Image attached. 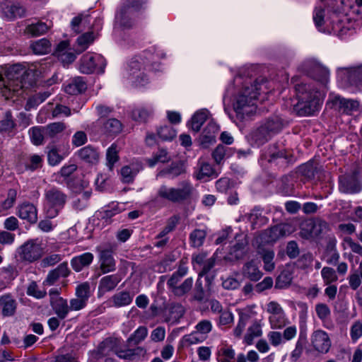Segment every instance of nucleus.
I'll return each mask as SVG.
<instances>
[{
	"instance_id": "f257e3e1",
	"label": "nucleus",
	"mask_w": 362,
	"mask_h": 362,
	"mask_svg": "<svg viewBox=\"0 0 362 362\" xmlns=\"http://www.w3.org/2000/svg\"><path fill=\"white\" fill-rule=\"evenodd\" d=\"M148 329L146 327H139L127 339V345H122L117 339H107L103 344L109 348L119 358L135 361L139 359L146 354V350L141 346L131 349L132 344L137 345L147 336Z\"/></svg>"
},
{
	"instance_id": "f03ea898",
	"label": "nucleus",
	"mask_w": 362,
	"mask_h": 362,
	"mask_svg": "<svg viewBox=\"0 0 362 362\" xmlns=\"http://www.w3.org/2000/svg\"><path fill=\"white\" fill-rule=\"evenodd\" d=\"M298 103L293 110L301 117L310 116L319 111L322 105L321 93L313 83H300L295 86Z\"/></svg>"
},
{
	"instance_id": "7ed1b4c3",
	"label": "nucleus",
	"mask_w": 362,
	"mask_h": 362,
	"mask_svg": "<svg viewBox=\"0 0 362 362\" xmlns=\"http://www.w3.org/2000/svg\"><path fill=\"white\" fill-rule=\"evenodd\" d=\"M32 76L26 71L19 70L17 66L10 67L5 76L0 74V92L6 98L11 95H21L23 90L33 86L30 78Z\"/></svg>"
},
{
	"instance_id": "20e7f679",
	"label": "nucleus",
	"mask_w": 362,
	"mask_h": 362,
	"mask_svg": "<svg viewBox=\"0 0 362 362\" xmlns=\"http://www.w3.org/2000/svg\"><path fill=\"white\" fill-rule=\"evenodd\" d=\"M265 83L266 81L264 78L257 79L254 85L244 88L238 96L233 104V109L239 118L243 119L256 112V100L259 90L262 89V86Z\"/></svg>"
},
{
	"instance_id": "39448f33",
	"label": "nucleus",
	"mask_w": 362,
	"mask_h": 362,
	"mask_svg": "<svg viewBox=\"0 0 362 362\" xmlns=\"http://www.w3.org/2000/svg\"><path fill=\"white\" fill-rule=\"evenodd\" d=\"M67 194L61 189L51 187L45 191V211L48 218L58 216L67 202Z\"/></svg>"
},
{
	"instance_id": "423d86ee",
	"label": "nucleus",
	"mask_w": 362,
	"mask_h": 362,
	"mask_svg": "<svg viewBox=\"0 0 362 362\" xmlns=\"http://www.w3.org/2000/svg\"><path fill=\"white\" fill-rule=\"evenodd\" d=\"M188 268L186 263L181 260L177 270L175 272L167 281V286L170 291L177 297H182L188 293L193 285L192 277L187 278L182 283L179 284L181 279L187 275Z\"/></svg>"
},
{
	"instance_id": "0eeeda50",
	"label": "nucleus",
	"mask_w": 362,
	"mask_h": 362,
	"mask_svg": "<svg viewBox=\"0 0 362 362\" xmlns=\"http://www.w3.org/2000/svg\"><path fill=\"white\" fill-rule=\"evenodd\" d=\"M193 191L192 183L189 180H184L180 182L179 187H170L162 185L157 191V195L173 203H181L190 199Z\"/></svg>"
},
{
	"instance_id": "6e6552de",
	"label": "nucleus",
	"mask_w": 362,
	"mask_h": 362,
	"mask_svg": "<svg viewBox=\"0 0 362 362\" xmlns=\"http://www.w3.org/2000/svg\"><path fill=\"white\" fill-rule=\"evenodd\" d=\"M257 252L261 255L264 262V269L272 270V228H268L261 233L255 240Z\"/></svg>"
},
{
	"instance_id": "1a4fd4ad",
	"label": "nucleus",
	"mask_w": 362,
	"mask_h": 362,
	"mask_svg": "<svg viewBox=\"0 0 362 362\" xmlns=\"http://www.w3.org/2000/svg\"><path fill=\"white\" fill-rule=\"evenodd\" d=\"M326 105L339 113L346 115H351L359 110L358 100L346 99L334 93L329 94Z\"/></svg>"
},
{
	"instance_id": "9d476101",
	"label": "nucleus",
	"mask_w": 362,
	"mask_h": 362,
	"mask_svg": "<svg viewBox=\"0 0 362 362\" xmlns=\"http://www.w3.org/2000/svg\"><path fill=\"white\" fill-rule=\"evenodd\" d=\"M303 74L326 85L329 80V71L314 59H307L299 66Z\"/></svg>"
},
{
	"instance_id": "9b49d317",
	"label": "nucleus",
	"mask_w": 362,
	"mask_h": 362,
	"mask_svg": "<svg viewBox=\"0 0 362 362\" xmlns=\"http://www.w3.org/2000/svg\"><path fill=\"white\" fill-rule=\"evenodd\" d=\"M106 66L105 59L100 54L87 53L80 60L79 70L81 73L90 74L94 71L103 73Z\"/></svg>"
},
{
	"instance_id": "f8f14e48",
	"label": "nucleus",
	"mask_w": 362,
	"mask_h": 362,
	"mask_svg": "<svg viewBox=\"0 0 362 362\" xmlns=\"http://www.w3.org/2000/svg\"><path fill=\"white\" fill-rule=\"evenodd\" d=\"M235 243L230 247L224 259L227 262L235 263L245 258L248 253V241L246 236H240Z\"/></svg>"
},
{
	"instance_id": "ddd939ff",
	"label": "nucleus",
	"mask_w": 362,
	"mask_h": 362,
	"mask_svg": "<svg viewBox=\"0 0 362 362\" xmlns=\"http://www.w3.org/2000/svg\"><path fill=\"white\" fill-rule=\"evenodd\" d=\"M43 250L41 245L35 240H30L25 243L19 248L20 257L25 261L33 262L40 259L42 255Z\"/></svg>"
},
{
	"instance_id": "4468645a",
	"label": "nucleus",
	"mask_w": 362,
	"mask_h": 362,
	"mask_svg": "<svg viewBox=\"0 0 362 362\" xmlns=\"http://www.w3.org/2000/svg\"><path fill=\"white\" fill-rule=\"evenodd\" d=\"M310 343L315 351L322 354L328 353L332 345L328 334L322 329L315 330L312 333Z\"/></svg>"
},
{
	"instance_id": "2eb2a0df",
	"label": "nucleus",
	"mask_w": 362,
	"mask_h": 362,
	"mask_svg": "<svg viewBox=\"0 0 362 362\" xmlns=\"http://www.w3.org/2000/svg\"><path fill=\"white\" fill-rule=\"evenodd\" d=\"M272 123L267 122L250 134V141L257 146H262L270 139Z\"/></svg>"
},
{
	"instance_id": "dca6fc26",
	"label": "nucleus",
	"mask_w": 362,
	"mask_h": 362,
	"mask_svg": "<svg viewBox=\"0 0 362 362\" xmlns=\"http://www.w3.org/2000/svg\"><path fill=\"white\" fill-rule=\"evenodd\" d=\"M141 57H136L133 58L129 64V75L135 79L134 82L144 85L147 81L146 76L141 71L144 69V63L141 62Z\"/></svg>"
},
{
	"instance_id": "f3484780",
	"label": "nucleus",
	"mask_w": 362,
	"mask_h": 362,
	"mask_svg": "<svg viewBox=\"0 0 362 362\" xmlns=\"http://www.w3.org/2000/svg\"><path fill=\"white\" fill-rule=\"evenodd\" d=\"M2 16L8 20L22 17L25 13V8L18 4L5 1L1 5Z\"/></svg>"
},
{
	"instance_id": "a211bd4d",
	"label": "nucleus",
	"mask_w": 362,
	"mask_h": 362,
	"mask_svg": "<svg viewBox=\"0 0 362 362\" xmlns=\"http://www.w3.org/2000/svg\"><path fill=\"white\" fill-rule=\"evenodd\" d=\"M121 280L122 277L118 274L107 275L101 278L98 285V296H102L105 293L113 291Z\"/></svg>"
},
{
	"instance_id": "6ab92c4d",
	"label": "nucleus",
	"mask_w": 362,
	"mask_h": 362,
	"mask_svg": "<svg viewBox=\"0 0 362 362\" xmlns=\"http://www.w3.org/2000/svg\"><path fill=\"white\" fill-rule=\"evenodd\" d=\"M17 215L30 223H35L37 221V209L34 204L29 202H24L18 206Z\"/></svg>"
},
{
	"instance_id": "aec40b11",
	"label": "nucleus",
	"mask_w": 362,
	"mask_h": 362,
	"mask_svg": "<svg viewBox=\"0 0 362 362\" xmlns=\"http://www.w3.org/2000/svg\"><path fill=\"white\" fill-rule=\"evenodd\" d=\"M99 259L100 262V269L103 274L110 273L115 270L116 262L112 257L111 250H101L99 256Z\"/></svg>"
},
{
	"instance_id": "412c9836",
	"label": "nucleus",
	"mask_w": 362,
	"mask_h": 362,
	"mask_svg": "<svg viewBox=\"0 0 362 362\" xmlns=\"http://www.w3.org/2000/svg\"><path fill=\"white\" fill-rule=\"evenodd\" d=\"M78 156L83 162L95 165L100 159V154L95 148L91 146H86L78 151Z\"/></svg>"
},
{
	"instance_id": "4be33fe9",
	"label": "nucleus",
	"mask_w": 362,
	"mask_h": 362,
	"mask_svg": "<svg viewBox=\"0 0 362 362\" xmlns=\"http://www.w3.org/2000/svg\"><path fill=\"white\" fill-rule=\"evenodd\" d=\"M346 78L351 86L362 90V64L357 66L346 68Z\"/></svg>"
},
{
	"instance_id": "5701e85b",
	"label": "nucleus",
	"mask_w": 362,
	"mask_h": 362,
	"mask_svg": "<svg viewBox=\"0 0 362 362\" xmlns=\"http://www.w3.org/2000/svg\"><path fill=\"white\" fill-rule=\"evenodd\" d=\"M340 189L346 193H356L361 189L360 182L354 176L339 177Z\"/></svg>"
},
{
	"instance_id": "b1692460",
	"label": "nucleus",
	"mask_w": 362,
	"mask_h": 362,
	"mask_svg": "<svg viewBox=\"0 0 362 362\" xmlns=\"http://www.w3.org/2000/svg\"><path fill=\"white\" fill-rule=\"evenodd\" d=\"M184 173H185L184 165L180 162H175L172 163L168 167L160 170L157 174V177L174 179Z\"/></svg>"
},
{
	"instance_id": "393cba45",
	"label": "nucleus",
	"mask_w": 362,
	"mask_h": 362,
	"mask_svg": "<svg viewBox=\"0 0 362 362\" xmlns=\"http://www.w3.org/2000/svg\"><path fill=\"white\" fill-rule=\"evenodd\" d=\"M218 131V127L212 122L207 124L200 136V142L204 147H207L216 141V134Z\"/></svg>"
},
{
	"instance_id": "a878e982",
	"label": "nucleus",
	"mask_w": 362,
	"mask_h": 362,
	"mask_svg": "<svg viewBox=\"0 0 362 362\" xmlns=\"http://www.w3.org/2000/svg\"><path fill=\"white\" fill-rule=\"evenodd\" d=\"M0 308L4 316H12L16 310V300L9 294L4 295L0 297Z\"/></svg>"
},
{
	"instance_id": "bb28decb",
	"label": "nucleus",
	"mask_w": 362,
	"mask_h": 362,
	"mask_svg": "<svg viewBox=\"0 0 362 362\" xmlns=\"http://www.w3.org/2000/svg\"><path fill=\"white\" fill-rule=\"evenodd\" d=\"M242 274L250 281H257L262 276V273L259 270L257 265L254 260L247 262L243 267Z\"/></svg>"
},
{
	"instance_id": "cd10ccee",
	"label": "nucleus",
	"mask_w": 362,
	"mask_h": 362,
	"mask_svg": "<svg viewBox=\"0 0 362 362\" xmlns=\"http://www.w3.org/2000/svg\"><path fill=\"white\" fill-rule=\"evenodd\" d=\"M93 260V255L90 252H86L72 258L71 260V265L75 272H78L84 267L90 265Z\"/></svg>"
},
{
	"instance_id": "c85d7f7f",
	"label": "nucleus",
	"mask_w": 362,
	"mask_h": 362,
	"mask_svg": "<svg viewBox=\"0 0 362 362\" xmlns=\"http://www.w3.org/2000/svg\"><path fill=\"white\" fill-rule=\"evenodd\" d=\"M50 305L59 319L64 320L67 317L69 307L66 299L64 298L54 299L51 301Z\"/></svg>"
},
{
	"instance_id": "c756f323",
	"label": "nucleus",
	"mask_w": 362,
	"mask_h": 362,
	"mask_svg": "<svg viewBox=\"0 0 362 362\" xmlns=\"http://www.w3.org/2000/svg\"><path fill=\"white\" fill-rule=\"evenodd\" d=\"M152 108L146 107H137L132 110L131 113L132 119L139 123H146L153 116Z\"/></svg>"
},
{
	"instance_id": "7c9ffc66",
	"label": "nucleus",
	"mask_w": 362,
	"mask_h": 362,
	"mask_svg": "<svg viewBox=\"0 0 362 362\" xmlns=\"http://www.w3.org/2000/svg\"><path fill=\"white\" fill-rule=\"evenodd\" d=\"M16 124L11 111H6L0 119V133L9 134L16 129Z\"/></svg>"
},
{
	"instance_id": "2f4dec72",
	"label": "nucleus",
	"mask_w": 362,
	"mask_h": 362,
	"mask_svg": "<svg viewBox=\"0 0 362 362\" xmlns=\"http://www.w3.org/2000/svg\"><path fill=\"white\" fill-rule=\"evenodd\" d=\"M134 295L129 291H123L114 294L110 302L112 305L117 308L129 305L133 300Z\"/></svg>"
},
{
	"instance_id": "473e14b6",
	"label": "nucleus",
	"mask_w": 362,
	"mask_h": 362,
	"mask_svg": "<svg viewBox=\"0 0 362 362\" xmlns=\"http://www.w3.org/2000/svg\"><path fill=\"white\" fill-rule=\"evenodd\" d=\"M87 85L83 78L76 77L65 86L64 90L68 94L77 95L85 91Z\"/></svg>"
},
{
	"instance_id": "72a5a7b5",
	"label": "nucleus",
	"mask_w": 362,
	"mask_h": 362,
	"mask_svg": "<svg viewBox=\"0 0 362 362\" xmlns=\"http://www.w3.org/2000/svg\"><path fill=\"white\" fill-rule=\"evenodd\" d=\"M51 26V23L48 25L45 22L38 21L35 23L28 25L25 28V32L32 37H36L46 33Z\"/></svg>"
},
{
	"instance_id": "f704fd0d",
	"label": "nucleus",
	"mask_w": 362,
	"mask_h": 362,
	"mask_svg": "<svg viewBox=\"0 0 362 362\" xmlns=\"http://www.w3.org/2000/svg\"><path fill=\"white\" fill-rule=\"evenodd\" d=\"M287 323L286 315L280 305L273 302V328H281Z\"/></svg>"
},
{
	"instance_id": "c9c22d12",
	"label": "nucleus",
	"mask_w": 362,
	"mask_h": 362,
	"mask_svg": "<svg viewBox=\"0 0 362 362\" xmlns=\"http://www.w3.org/2000/svg\"><path fill=\"white\" fill-rule=\"evenodd\" d=\"M215 263L216 257L214 255L211 257L210 258H208L202 265V269L199 274V276H205L206 280L209 284H211V281L214 278V272H211V270L215 266Z\"/></svg>"
},
{
	"instance_id": "e433bc0d",
	"label": "nucleus",
	"mask_w": 362,
	"mask_h": 362,
	"mask_svg": "<svg viewBox=\"0 0 362 362\" xmlns=\"http://www.w3.org/2000/svg\"><path fill=\"white\" fill-rule=\"evenodd\" d=\"M116 21L119 25L124 28H131L134 23L130 16V11H127L125 8H121L116 15Z\"/></svg>"
},
{
	"instance_id": "4c0bfd02",
	"label": "nucleus",
	"mask_w": 362,
	"mask_h": 362,
	"mask_svg": "<svg viewBox=\"0 0 362 362\" xmlns=\"http://www.w3.org/2000/svg\"><path fill=\"white\" fill-rule=\"evenodd\" d=\"M293 231V227L290 223H280L273 226V242L290 235Z\"/></svg>"
},
{
	"instance_id": "58836bf2",
	"label": "nucleus",
	"mask_w": 362,
	"mask_h": 362,
	"mask_svg": "<svg viewBox=\"0 0 362 362\" xmlns=\"http://www.w3.org/2000/svg\"><path fill=\"white\" fill-rule=\"evenodd\" d=\"M207 117L208 115L206 110H202L195 112L190 121L191 129L195 132H199Z\"/></svg>"
},
{
	"instance_id": "ea45409f",
	"label": "nucleus",
	"mask_w": 362,
	"mask_h": 362,
	"mask_svg": "<svg viewBox=\"0 0 362 362\" xmlns=\"http://www.w3.org/2000/svg\"><path fill=\"white\" fill-rule=\"evenodd\" d=\"M66 128L65 123L62 122H52L47 124L45 128V135L47 137L54 138Z\"/></svg>"
},
{
	"instance_id": "a19ab883",
	"label": "nucleus",
	"mask_w": 362,
	"mask_h": 362,
	"mask_svg": "<svg viewBox=\"0 0 362 362\" xmlns=\"http://www.w3.org/2000/svg\"><path fill=\"white\" fill-rule=\"evenodd\" d=\"M140 168L134 165H125L121 169V175L123 182L131 183L139 172Z\"/></svg>"
},
{
	"instance_id": "79ce46f5",
	"label": "nucleus",
	"mask_w": 362,
	"mask_h": 362,
	"mask_svg": "<svg viewBox=\"0 0 362 362\" xmlns=\"http://www.w3.org/2000/svg\"><path fill=\"white\" fill-rule=\"evenodd\" d=\"M103 131L108 134H117L122 129V124L119 120L115 118H110L107 119L103 123Z\"/></svg>"
},
{
	"instance_id": "37998d69",
	"label": "nucleus",
	"mask_w": 362,
	"mask_h": 362,
	"mask_svg": "<svg viewBox=\"0 0 362 362\" xmlns=\"http://www.w3.org/2000/svg\"><path fill=\"white\" fill-rule=\"evenodd\" d=\"M50 95L51 93L49 91L40 92L33 95L32 97L28 98L25 109L29 110L31 108L39 105L42 102H44Z\"/></svg>"
},
{
	"instance_id": "c03bdc74",
	"label": "nucleus",
	"mask_w": 362,
	"mask_h": 362,
	"mask_svg": "<svg viewBox=\"0 0 362 362\" xmlns=\"http://www.w3.org/2000/svg\"><path fill=\"white\" fill-rule=\"evenodd\" d=\"M235 351L231 346L224 345L218 351L217 360L218 362H233Z\"/></svg>"
},
{
	"instance_id": "a18cd8bd",
	"label": "nucleus",
	"mask_w": 362,
	"mask_h": 362,
	"mask_svg": "<svg viewBox=\"0 0 362 362\" xmlns=\"http://www.w3.org/2000/svg\"><path fill=\"white\" fill-rule=\"evenodd\" d=\"M262 335V329L260 325L255 322L247 329V332L244 337L245 342L250 345L253 343L255 338Z\"/></svg>"
},
{
	"instance_id": "49530a36",
	"label": "nucleus",
	"mask_w": 362,
	"mask_h": 362,
	"mask_svg": "<svg viewBox=\"0 0 362 362\" xmlns=\"http://www.w3.org/2000/svg\"><path fill=\"white\" fill-rule=\"evenodd\" d=\"M31 48L36 54H45L50 50V42L48 40L43 38L33 42Z\"/></svg>"
},
{
	"instance_id": "de8ad7c7",
	"label": "nucleus",
	"mask_w": 362,
	"mask_h": 362,
	"mask_svg": "<svg viewBox=\"0 0 362 362\" xmlns=\"http://www.w3.org/2000/svg\"><path fill=\"white\" fill-rule=\"evenodd\" d=\"M321 276L325 285L332 284L338 280L337 272L329 267H324L322 269Z\"/></svg>"
},
{
	"instance_id": "09e8293b",
	"label": "nucleus",
	"mask_w": 362,
	"mask_h": 362,
	"mask_svg": "<svg viewBox=\"0 0 362 362\" xmlns=\"http://www.w3.org/2000/svg\"><path fill=\"white\" fill-rule=\"evenodd\" d=\"M157 135L163 141H171L176 136V131L170 125H164L157 129Z\"/></svg>"
},
{
	"instance_id": "8fccbe9b",
	"label": "nucleus",
	"mask_w": 362,
	"mask_h": 362,
	"mask_svg": "<svg viewBox=\"0 0 362 362\" xmlns=\"http://www.w3.org/2000/svg\"><path fill=\"white\" fill-rule=\"evenodd\" d=\"M124 210L123 206H120L119 204H112L109 206V209L100 212V217L102 219L105 220L106 222L110 221L111 218L115 215L121 213Z\"/></svg>"
},
{
	"instance_id": "3c124183",
	"label": "nucleus",
	"mask_w": 362,
	"mask_h": 362,
	"mask_svg": "<svg viewBox=\"0 0 362 362\" xmlns=\"http://www.w3.org/2000/svg\"><path fill=\"white\" fill-rule=\"evenodd\" d=\"M94 35L92 32H88L79 36L77 39L78 52L81 53L88 48V47L93 42Z\"/></svg>"
},
{
	"instance_id": "603ef678",
	"label": "nucleus",
	"mask_w": 362,
	"mask_h": 362,
	"mask_svg": "<svg viewBox=\"0 0 362 362\" xmlns=\"http://www.w3.org/2000/svg\"><path fill=\"white\" fill-rule=\"evenodd\" d=\"M213 175L217 177V174L211 165L208 163H201L199 171L196 174L195 177L197 180H202L205 177H209Z\"/></svg>"
},
{
	"instance_id": "864d4df0",
	"label": "nucleus",
	"mask_w": 362,
	"mask_h": 362,
	"mask_svg": "<svg viewBox=\"0 0 362 362\" xmlns=\"http://www.w3.org/2000/svg\"><path fill=\"white\" fill-rule=\"evenodd\" d=\"M206 232L204 230L195 229L194 230L189 236V239L192 245L195 247L202 246L206 238Z\"/></svg>"
},
{
	"instance_id": "5fc2aeb1",
	"label": "nucleus",
	"mask_w": 362,
	"mask_h": 362,
	"mask_svg": "<svg viewBox=\"0 0 362 362\" xmlns=\"http://www.w3.org/2000/svg\"><path fill=\"white\" fill-rule=\"evenodd\" d=\"M106 159L107 166L110 170H112V168L116 162L119 160L118 156V151L117 146L115 144H112L107 150L106 153Z\"/></svg>"
},
{
	"instance_id": "6e6d98bb",
	"label": "nucleus",
	"mask_w": 362,
	"mask_h": 362,
	"mask_svg": "<svg viewBox=\"0 0 362 362\" xmlns=\"http://www.w3.org/2000/svg\"><path fill=\"white\" fill-rule=\"evenodd\" d=\"M170 157L165 149H160L152 158L147 160L150 167H153L157 163H165L169 161Z\"/></svg>"
},
{
	"instance_id": "4d7b16f0",
	"label": "nucleus",
	"mask_w": 362,
	"mask_h": 362,
	"mask_svg": "<svg viewBox=\"0 0 362 362\" xmlns=\"http://www.w3.org/2000/svg\"><path fill=\"white\" fill-rule=\"evenodd\" d=\"M291 280V274L288 271H283L276 278V288H285L290 285Z\"/></svg>"
},
{
	"instance_id": "13d9d810",
	"label": "nucleus",
	"mask_w": 362,
	"mask_h": 362,
	"mask_svg": "<svg viewBox=\"0 0 362 362\" xmlns=\"http://www.w3.org/2000/svg\"><path fill=\"white\" fill-rule=\"evenodd\" d=\"M299 173L307 179H312L315 177L316 168L313 163L308 162L301 165L298 169Z\"/></svg>"
},
{
	"instance_id": "bf43d9fd",
	"label": "nucleus",
	"mask_w": 362,
	"mask_h": 362,
	"mask_svg": "<svg viewBox=\"0 0 362 362\" xmlns=\"http://www.w3.org/2000/svg\"><path fill=\"white\" fill-rule=\"evenodd\" d=\"M76 296L87 303L90 297V284L88 282L82 283L76 288Z\"/></svg>"
},
{
	"instance_id": "052dcab7",
	"label": "nucleus",
	"mask_w": 362,
	"mask_h": 362,
	"mask_svg": "<svg viewBox=\"0 0 362 362\" xmlns=\"http://www.w3.org/2000/svg\"><path fill=\"white\" fill-rule=\"evenodd\" d=\"M42 156L36 154L30 155L28 161L25 164V168L34 171L42 166Z\"/></svg>"
},
{
	"instance_id": "680f3d73",
	"label": "nucleus",
	"mask_w": 362,
	"mask_h": 362,
	"mask_svg": "<svg viewBox=\"0 0 362 362\" xmlns=\"http://www.w3.org/2000/svg\"><path fill=\"white\" fill-rule=\"evenodd\" d=\"M27 294L35 298L40 299L45 297L47 292L45 290H40L37 283L32 281L27 288Z\"/></svg>"
},
{
	"instance_id": "e2e57ef3",
	"label": "nucleus",
	"mask_w": 362,
	"mask_h": 362,
	"mask_svg": "<svg viewBox=\"0 0 362 362\" xmlns=\"http://www.w3.org/2000/svg\"><path fill=\"white\" fill-rule=\"evenodd\" d=\"M32 142L35 145H40L44 139L43 130L42 127H34L29 131Z\"/></svg>"
},
{
	"instance_id": "0e129e2a",
	"label": "nucleus",
	"mask_w": 362,
	"mask_h": 362,
	"mask_svg": "<svg viewBox=\"0 0 362 362\" xmlns=\"http://www.w3.org/2000/svg\"><path fill=\"white\" fill-rule=\"evenodd\" d=\"M63 256L59 254H50L45 257L42 259L41 264L43 267H52L56 264L60 262Z\"/></svg>"
},
{
	"instance_id": "69168bd1",
	"label": "nucleus",
	"mask_w": 362,
	"mask_h": 362,
	"mask_svg": "<svg viewBox=\"0 0 362 362\" xmlns=\"http://www.w3.org/2000/svg\"><path fill=\"white\" fill-rule=\"evenodd\" d=\"M17 197V191L15 189H10L7 192V198L1 203L4 209H11L15 204Z\"/></svg>"
},
{
	"instance_id": "338daca9",
	"label": "nucleus",
	"mask_w": 362,
	"mask_h": 362,
	"mask_svg": "<svg viewBox=\"0 0 362 362\" xmlns=\"http://www.w3.org/2000/svg\"><path fill=\"white\" fill-rule=\"evenodd\" d=\"M48 163L51 165H56L59 164L63 157L59 155L57 149L54 146H52L47 153Z\"/></svg>"
},
{
	"instance_id": "774afa93",
	"label": "nucleus",
	"mask_w": 362,
	"mask_h": 362,
	"mask_svg": "<svg viewBox=\"0 0 362 362\" xmlns=\"http://www.w3.org/2000/svg\"><path fill=\"white\" fill-rule=\"evenodd\" d=\"M195 329L201 335H206L211 331L212 324L210 320H202L197 324Z\"/></svg>"
}]
</instances>
